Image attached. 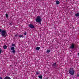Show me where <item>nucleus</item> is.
Here are the masks:
<instances>
[{"label": "nucleus", "mask_w": 79, "mask_h": 79, "mask_svg": "<svg viewBox=\"0 0 79 79\" xmlns=\"http://www.w3.org/2000/svg\"><path fill=\"white\" fill-rule=\"evenodd\" d=\"M0 34L2 36H3L4 37H6L7 35V33L6 31L4 30H2L1 29H0Z\"/></svg>", "instance_id": "1"}, {"label": "nucleus", "mask_w": 79, "mask_h": 79, "mask_svg": "<svg viewBox=\"0 0 79 79\" xmlns=\"http://www.w3.org/2000/svg\"><path fill=\"white\" fill-rule=\"evenodd\" d=\"M69 74L71 75L72 76H73L74 74L75 71L74 70L73 68H70V69L69 70Z\"/></svg>", "instance_id": "2"}, {"label": "nucleus", "mask_w": 79, "mask_h": 79, "mask_svg": "<svg viewBox=\"0 0 79 79\" xmlns=\"http://www.w3.org/2000/svg\"><path fill=\"white\" fill-rule=\"evenodd\" d=\"M36 21L37 23L42 22V20H41V17L40 16H37L36 19Z\"/></svg>", "instance_id": "3"}, {"label": "nucleus", "mask_w": 79, "mask_h": 79, "mask_svg": "<svg viewBox=\"0 0 79 79\" xmlns=\"http://www.w3.org/2000/svg\"><path fill=\"white\" fill-rule=\"evenodd\" d=\"M28 26L29 27H30V28H31V29H34V26L31 24H30L28 25Z\"/></svg>", "instance_id": "4"}, {"label": "nucleus", "mask_w": 79, "mask_h": 79, "mask_svg": "<svg viewBox=\"0 0 79 79\" xmlns=\"http://www.w3.org/2000/svg\"><path fill=\"white\" fill-rule=\"evenodd\" d=\"M70 48L71 49H73L74 48V43H72L70 47Z\"/></svg>", "instance_id": "5"}, {"label": "nucleus", "mask_w": 79, "mask_h": 79, "mask_svg": "<svg viewBox=\"0 0 79 79\" xmlns=\"http://www.w3.org/2000/svg\"><path fill=\"white\" fill-rule=\"evenodd\" d=\"M4 79H11V78L8 76H6L4 78Z\"/></svg>", "instance_id": "6"}, {"label": "nucleus", "mask_w": 79, "mask_h": 79, "mask_svg": "<svg viewBox=\"0 0 79 79\" xmlns=\"http://www.w3.org/2000/svg\"><path fill=\"white\" fill-rule=\"evenodd\" d=\"M75 16H76V17H79V13H77L75 14Z\"/></svg>", "instance_id": "7"}, {"label": "nucleus", "mask_w": 79, "mask_h": 79, "mask_svg": "<svg viewBox=\"0 0 79 79\" xmlns=\"http://www.w3.org/2000/svg\"><path fill=\"white\" fill-rule=\"evenodd\" d=\"M56 65V63H55L53 64L52 65V66H55Z\"/></svg>", "instance_id": "8"}, {"label": "nucleus", "mask_w": 79, "mask_h": 79, "mask_svg": "<svg viewBox=\"0 0 79 79\" xmlns=\"http://www.w3.org/2000/svg\"><path fill=\"white\" fill-rule=\"evenodd\" d=\"M56 4H57V5H58V4H60V2L58 1H57L56 2Z\"/></svg>", "instance_id": "9"}, {"label": "nucleus", "mask_w": 79, "mask_h": 79, "mask_svg": "<svg viewBox=\"0 0 79 79\" xmlns=\"http://www.w3.org/2000/svg\"><path fill=\"white\" fill-rule=\"evenodd\" d=\"M38 77L39 79H42V76L40 75L38 76Z\"/></svg>", "instance_id": "10"}, {"label": "nucleus", "mask_w": 79, "mask_h": 79, "mask_svg": "<svg viewBox=\"0 0 79 79\" xmlns=\"http://www.w3.org/2000/svg\"><path fill=\"white\" fill-rule=\"evenodd\" d=\"M7 48V46L6 45H4L3 46V48L4 49H6Z\"/></svg>", "instance_id": "11"}, {"label": "nucleus", "mask_w": 79, "mask_h": 79, "mask_svg": "<svg viewBox=\"0 0 79 79\" xmlns=\"http://www.w3.org/2000/svg\"><path fill=\"white\" fill-rule=\"evenodd\" d=\"M36 49L37 50H40V47H37L36 48Z\"/></svg>", "instance_id": "12"}, {"label": "nucleus", "mask_w": 79, "mask_h": 79, "mask_svg": "<svg viewBox=\"0 0 79 79\" xmlns=\"http://www.w3.org/2000/svg\"><path fill=\"white\" fill-rule=\"evenodd\" d=\"M11 49L12 50H15V47H11Z\"/></svg>", "instance_id": "13"}, {"label": "nucleus", "mask_w": 79, "mask_h": 79, "mask_svg": "<svg viewBox=\"0 0 79 79\" xmlns=\"http://www.w3.org/2000/svg\"><path fill=\"white\" fill-rule=\"evenodd\" d=\"M6 18H8V14H6Z\"/></svg>", "instance_id": "14"}, {"label": "nucleus", "mask_w": 79, "mask_h": 79, "mask_svg": "<svg viewBox=\"0 0 79 79\" xmlns=\"http://www.w3.org/2000/svg\"><path fill=\"white\" fill-rule=\"evenodd\" d=\"M12 52L13 53H15V52H16V50H13Z\"/></svg>", "instance_id": "15"}, {"label": "nucleus", "mask_w": 79, "mask_h": 79, "mask_svg": "<svg viewBox=\"0 0 79 79\" xmlns=\"http://www.w3.org/2000/svg\"><path fill=\"white\" fill-rule=\"evenodd\" d=\"M47 53H50V50H47Z\"/></svg>", "instance_id": "16"}, {"label": "nucleus", "mask_w": 79, "mask_h": 79, "mask_svg": "<svg viewBox=\"0 0 79 79\" xmlns=\"http://www.w3.org/2000/svg\"><path fill=\"white\" fill-rule=\"evenodd\" d=\"M19 37H24V36H23V35H20Z\"/></svg>", "instance_id": "17"}, {"label": "nucleus", "mask_w": 79, "mask_h": 79, "mask_svg": "<svg viewBox=\"0 0 79 79\" xmlns=\"http://www.w3.org/2000/svg\"><path fill=\"white\" fill-rule=\"evenodd\" d=\"M36 74L37 75H38V74H39V73L38 72H36Z\"/></svg>", "instance_id": "18"}, {"label": "nucleus", "mask_w": 79, "mask_h": 79, "mask_svg": "<svg viewBox=\"0 0 79 79\" xmlns=\"http://www.w3.org/2000/svg\"><path fill=\"white\" fill-rule=\"evenodd\" d=\"M2 49H0V54L2 53Z\"/></svg>", "instance_id": "19"}, {"label": "nucleus", "mask_w": 79, "mask_h": 79, "mask_svg": "<svg viewBox=\"0 0 79 79\" xmlns=\"http://www.w3.org/2000/svg\"><path fill=\"white\" fill-rule=\"evenodd\" d=\"M15 37H18V35L16 34L15 35Z\"/></svg>", "instance_id": "20"}, {"label": "nucleus", "mask_w": 79, "mask_h": 79, "mask_svg": "<svg viewBox=\"0 0 79 79\" xmlns=\"http://www.w3.org/2000/svg\"><path fill=\"white\" fill-rule=\"evenodd\" d=\"M77 77H79V73H77Z\"/></svg>", "instance_id": "21"}, {"label": "nucleus", "mask_w": 79, "mask_h": 79, "mask_svg": "<svg viewBox=\"0 0 79 79\" xmlns=\"http://www.w3.org/2000/svg\"><path fill=\"white\" fill-rule=\"evenodd\" d=\"M24 35H26V32H25V33H24Z\"/></svg>", "instance_id": "22"}, {"label": "nucleus", "mask_w": 79, "mask_h": 79, "mask_svg": "<svg viewBox=\"0 0 79 79\" xmlns=\"http://www.w3.org/2000/svg\"><path fill=\"white\" fill-rule=\"evenodd\" d=\"M40 24H41V22H38Z\"/></svg>", "instance_id": "23"}, {"label": "nucleus", "mask_w": 79, "mask_h": 79, "mask_svg": "<svg viewBox=\"0 0 79 79\" xmlns=\"http://www.w3.org/2000/svg\"><path fill=\"white\" fill-rule=\"evenodd\" d=\"M12 46H15V44H12Z\"/></svg>", "instance_id": "24"}, {"label": "nucleus", "mask_w": 79, "mask_h": 79, "mask_svg": "<svg viewBox=\"0 0 79 79\" xmlns=\"http://www.w3.org/2000/svg\"><path fill=\"white\" fill-rule=\"evenodd\" d=\"M0 79H2V77H0Z\"/></svg>", "instance_id": "25"}, {"label": "nucleus", "mask_w": 79, "mask_h": 79, "mask_svg": "<svg viewBox=\"0 0 79 79\" xmlns=\"http://www.w3.org/2000/svg\"><path fill=\"white\" fill-rule=\"evenodd\" d=\"M78 56H79V53H78Z\"/></svg>", "instance_id": "26"}, {"label": "nucleus", "mask_w": 79, "mask_h": 79, "mask_svg": "<svg viewBox=\"0 0 79 79\" xmlns=\"http://www.w3.org/2000/svg\"><path fill=\"white\" fill-rule=\"evenodd\" d=\"M73 29H74V27H73Z\"/></svg>", "instance_id": "27"}]
</instances>
